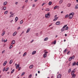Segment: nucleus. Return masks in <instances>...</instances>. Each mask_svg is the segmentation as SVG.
Here are the masks:
<instances>
[{
	"instance_id": "f257e3e1",
	"label": "nucleus",
	"mask_w": 78,
	"mask_h": 78,
	"mask_svg": "<svg viewBox=\"0 0 78 78\" xmlns=\"http://www.w3.org/2000/svg\"><path fill=\"white\" fill-rule=\"evenodd\" d=\"M74 15V13L72 12L71 13L69 16V18L70 19H72L73 17V15Z\"/></svg>"
},
{
	"instance_id": "f03ea898",
	"label": "nucleus",
	"mask_w": 78,
	"mask_h": 78,
	"mask_svg": "<svg viewBox=\"0 0 78 78\" xmlns=\"http://www.w3.org/2000/svg\"><path fill=\"white\" fill-rule=\"evenodd\" d=\"M67 26V25H65L61 29V31L62 32L65 31V27H66Z\"/></svg>"
},
{
	"instance_id": "7ed1b4c3",
	"label": "nucleus",
	"mask_w": 78,
	"mask_h": 78,
	"mask_svg": "<svg viewBox=\"0 0 78 78\" xmlns=\"http://www.w3.org/2000/svg\"><path fill=\"white\" fill-rule=\"evenodd\" d=\"M75 58V55H73V56L70 57L69 58V61H72V59H73Z\"/></svg>"
},
{
	"instance_id": "20e7f679",
	"label": "nucleus",
	"mask_w": 78,
	"mask_h": 78,
	"mask_svg": "<svg viewBox=\"0 0 78 78\" xmlns=\"http://www.w3.org/2000/svg\"><path fill=\"white\" fill-rule=\"evenodd\" d=\"M62 77V75L61 74H59L57 76V78H61Z\"/></svg>"
},
{
	"instance_id": "39448f33",
	"label": "nucleus",
	"mask_w": 78,
	"mask_h": 78,
	"mask_svg": "<svg viewBox=\"0 0 78 78\" xmlns=\"http://www.w3.org/2000/svg\"><path fill=\"white\" fill-rule=\"evenodd\" d=\"M19 66H20V65L19 64L17 65V64H15V66H16V69H18V68H19Z\"/></svg>"
},
{
	"instance_id": "423d86ee",
	"label": "nucleus",
	"mask_w": 78,
	"mask_h": 78,
	"mask_svg": "<svg viewBox=\"0 0 78 78\" xmlns=\"http://www.w3.org/2000/svg\"><path fill=\"white\" fill-rule=\"evenodd\" d=\"M60 23H61L59 21H58L56 23V24L57 25H59V24H60Z\"/></svg>"
},
{
	"instance_id": "0eeeda50",
	"label": "nucleus",
	"mask_w": 78,
	"mask_h": 78,
	"mask_svg": "<svg viewBox=\"0 0 78 78\" xmlns=\"http://www.w3.org/2000/svg\"><path fill=\"white\" fill-rule=\"evenodd\" d=\"M15 44V41L13 40L12 41L11 43L12 45H13V44Z\"/></svg>"
},
{
	"instance_id": "6e6552de",
	"label": "nucleus",
	"mask_w": 78,
	"mask_h": 78,
	"mask_svg": "<svg viewBox=\"0 0 78 78\" xmlns=\"http://www.w3.org/2000/svg\"><path fill=\"white\" fill-rule=\"evenodd\" d=\"M7 2H4L3 3L4 6H5V5H7Z\"/></svg>"
},
{
	"instance_id": "1a4fd4ad",
	"label": "nucleus",
	"mask_w": 78,
	"mask_h": 78,
	"mask_svg": "<svg viewBox=\"0 0 78 78\" xmlns=\"http://www.w3.org/2000/svg\"><path fill=\"white\" fill-rule=\"evenodd\" d=\"M14 16V13H12V14H11L10 16L9 17L10 18L12 17H13V16Z\"/></svg>"
},
{
	"instance_id": "9d476101",
	"label": "nucleus",
	"mask_w": 78,
	"mask_h": 78,
	"mask_svg": "<svg viewBox=\"0 0 78 78\" xmlns=\"http://www.w3.org/2000/svg\"><path fill=\"white\" fill-rule=\"evenodd\" d=\"M43 56L44 58H46V57H47V54H44L43 55Z\"/></svg>"
},
{
	"instance_id": "9b49d317",
	"label": "nucleus",
	"mask_w": 78,
	"mask_h": 78,
	"mask_svg": "<svg viewBox=\"0 0 78 78\" xmlns=\"http://www.w3.org/2000/svg\"><path fill=\"white\" fill-rule=\"evenodd\" d=\"M64 0H61L59 2V4H61L63 2V1Z\"/></svg>"
},
{
	"instance_id": "f8f14e48",
	"label": "nucleus",
	"mask_w": 78,
	"mask_h": 78,
	"mask_svg": "<svg viewBox=\"0 0 78 78\" xmlns=\"http://www.w3.org/2000/svg\"><path fill=\"white\" fill-rule=\"evenodd\" d=\"M30 31V28H29L27 29L26 32L27 33H28V32H29Z\"/></svg>"
},
{
	"instance_id": "ddd939ff",
	"label": "nucleus",
	"mask_w": 78,
	"mask_h": 78,
	"mask_svg": "<svg viewBox=\"0 0 78 78\" xmlns=\"http://www.w3.org/2000/svg\"><path fill=\"white\" fill-rule=\"evenodd\" d=\"M7 63V61H5L3 63V66H5L6 64Z\"/></svg>"
},
{
	"instance_id": "4468645a",
	"label": "nucleus",
	"mask_w": 78,
	"mask_h": 78,
	"mask_svg": "<svg viewBox=\"0 0 78 78\" xmlns=\"http://www.w3.org/2000/svg\"><path fill=\"white\" fill-rule=\"evenodd\" d=\"M5 31H3V33L2 34V36H4L5 35Z\"/></svg>"
},
{
	"instance_id": "2eb2a0df",
	"label": "nucleus",
	"mask_w": 78,
	"mask_h": 78,
	"mask_svg": "<svg viewBox=\"0 0 78 78\" xmlns=\"http://www.w3.org/2000/svg\"><path fill=\"white\" fill-rule=\"evenodd\" d=\"M17 34V32H15L13 34V36H16V35Z\"/></svg>"
},
{
	"instance_id": "dca6fc26",
	"label": "nucleus",
	"mask_w": 78,
	"mask_h": 78,
	"mask_svg": "<svg viewBox=\"0 0 78 78\" xmlns=\"http://www.w3.org/2000/svg\"><path fill=\"white\" fill-rule=\"evenodd\" d=\"M45 17L47 19L48 18H49V17H48V15L47 14H45Z\"/></svg>"
},
{
	"instance_id": "f3484780",
	"label": "nucleus",
	"mask_w": 78,
	"mask_h": 78,
	"mask_svg": "<svg viewBox=\"0 0 78 78\" xmlns=\"http://www.w3.org/2000/svg\"><path fill=\"white\" fill-rule=\"evenodd\" d=\"M12 60H11L10 61L9 64H12Z\"/></svg>"
},
{
	"instance_id": "a211bd4d",
	"label": "nucleus",
	"mask_w": 78,
	"mask_h": 78,
	"mask_svg": "<svg viewBox=\"0 0 78 78\" xmlns=\"http://www.w3.org/2000/svg\"><path fill=\"white\" fill-rule=\"evenodd\" d=\"M36 53V51H34L32 53V55H34Z\"/></svg>"
},
{
	"instance_id": "6ab92c4d",
	"label": "nucleus",
	"mask_w": 78,
	"mask_h": 78,
	"mask_svg": "<svg viewBox=\"0 0 78 78\" xmlns=\"http://www.w3.org/2000/svg\"><path fill=\"white\" fill-rule=\"evenodd\" d=\"M44 52L45 53V54H47V53H48V51H47V50H44Z\"/></svg>"
},
{
	"instance_id": "aec40b11",
	"label": "nucleus",
	"mask_w": 78,
	"mask_h": 78,
	"mask_svg": "<svg viewBox=\"0 0 78 78\" xmlns=\"http://www.w3.org/2000/svg\"><path fill=\"white\" fill-rule=\"evenodd\" d=\"M33 65H31L30 66L29 68L30 69H32V68H33Z\"/></svg>"
},
{
	"instance_id": "412c9836",
	"label": "nucleus",
	"mask_w": 78,
	"mask_h": 78,
	"mask_svg": "<svg viewBox=\"0 0 78 78\" xmlns=\"http://www.w3.org/2000/svg\"><path fill=\"white\" fill-rule=\"evenodd\" d=\"M58 19V17H57L54 19L53 20V21H55V20H56L57 19Z\"/></svg>"
},
{
	"instance_id": "4be33fe9",
	"label": "nucleus",
	"mask_w": 78,
	"mask_h": 78,
	"mask_svg": "<svg viewBox=\"0 0 78 78\" xmlns=\"http://www.w3.org/2000/svg\"><path fill=\"white\" fill-rule=\"evenodd\" d=\"M18 20V17H16L15 18L16 22Z\"/></svg>"
},
{
	"instance_id": "5701e85b",
	"label": "nucleus",
	"mask_w": 78,
	"mask_h": 78,
	"mask_svg": "<svg viewBox=\"0 0 78 78\" xmlns=\"http://www.w3.org/2000/svg\"><path fill=\"white\" fill-rule=\"evenodd\" d=\"M8 11H5L4 12V13L5 14H7L8 13Z\"/></svg>"
},
{
	"instance_id": "b1692460",
	"label": "nucleus",
	"mask_w": 78,
	"mask_h": 78,
	"mask_svg": "<svg viewBox=\"0 0 78 78\" xmlns=\"http://www.w3.org/2000/svg\"><path fill=\"white\" fill-rule=\"evenodd\" d=\"M52 3V2H49V3L48 4V5H51V4Z\"/></svg>"
},
{
	"instance_id": "393cba45",
	"label": "nucleus",
	"mask_w": 78,
	"mask_h": 78,
	"mask_svg": "<svg viewBox=\"0 0 78 78\" xmlns=\"http://www.w3.org/2000/svg\"><path fill=\"white\" fill-rule=\"evenodd\" d=\"M47 40H48V37H46L44 39V41H47Z\"/></svg>"
},
{
	"instance_id": "a878e982",
	"label": "nucleus",
	"mask_w": 78,
	"mask_h": 78,
	"mask_svg": "<svg viewBox=\"0 0 78 78\" xmlns=\"http://www.w3.org/2000/svg\"><path fill=\"white\" fill-rule=\"evenodd\" d=\"M72 75V77L73 78H75V76H76V75L75 74H73V75Z\"/></svg>"
},
{
	"instance_id": "bb28decb",
	"label": "nucleus",
	"mask_w": 78,
	"mask_h": 78,
	"mask_svg": "<svg viewBox=\"0 0 78 78\" xmlns=\"http://www.w3.org/2000/svg\"><path fill=\"white\" fill-rule=\"evenodd\" d=\"M76 65V62H75L74 63H73V66H75Z\"/></svg>"
},
{
	"instance_id": "cd10ccee",
	"label": "nucleus",
	"mask_w": 78,
	"mask_h": 78,
	"mask_svg": "<svg viewBox=\"0 0 78 78\" xmlns=\"http://www.w3.org/2000/svg\"><path fill=\"white\" fill-rule=\"evenodd\" d=\"M45 11H50V9H45Z\"/></svg>"
},
{
	"instance_id": "c85d7f7f",
	"label": "nucleus",
	"mask_w": 78,
	"mask_h": 78,
	"mask_svg": "<svg viewBox=\"0 0 78 78\" xmlns=\"http://www.w3.org/2000/svg\"><path fill=\"white\" fill-rule=\"evenodd\" d=\"M74 73H75V72L73 71L72 72L71 75H74Z\"/></svg>"
},
{
	"instance_id": "c756f323",
	"label": "nucleus",
	"mask_w": 78,
	"mask_h": 78,
	"mask_svg": "<svg viewBox=\"0 0 78 78\" xmlns=\"http://www.w3.org/2000/svg\"><path fill=\"white\" fill-rule=\"evenodd\" d=\"M9 69V68L7 67L5 70V72H6L7 71H8V70Z\"/></svg>"
},
{
	"instance_id": "7c9ffc66",
	"label": "nucleus",
	"mask_w": 78,
	"mask_h": 78,
	"mask_svg": "<svg viewBox=\"0 0 78 78\" xmlns=\"http://www.w3.org/2000/svg\"><path fill=\"white\" fill-rule=\"evenodd\" d=\"M68 7H70V6H71V4L70 3L68 4Z\"/></svg>"
},
{
	"instance_id": "2f4dec72",
	"label": "nucleus",
	"mask_w": 78,
	"mask_h": 78,
	"mask_svg": "<svg viewBox=\"0 0 78 78\" xmlns=\"http://www.w3.org/2000/svg\"><path fill=\"white\" fill-rule=\"evenodd\" d=\"M76 9H78V5H76L75 6Z\"/></svg>"
},
{
	"instance_id": "473e14b6",
	"label": "nucleus",
	"mask_w": 78,
	"mask_h": 78,
	"mask_svg": "<svg viewBox=\"0 0 78 78\" xmlns=\"http://www.w3.org/2000/svg\"><path fill=\"white\" fill-rule=\"evenodd\" d=\"M6 7H3V10H6Z\"/></svg>"
},
{
	"instance_id": "72a5a7b5",
	"label": "nucleus",
	"mask_w": 78,
	"mask_h": 78,
	"mask_svg": "<svg viewBox=\"0 0 78 78\" xmlns=\"http://www.w3.org/2000/svg\"><path fill=\"white\" fill-rule=\"evenodd\" d=\"M12 48V45H11L9 47V49H11Z\"/></svg>"
},
{
	"instance_id": "f704fd0d",
	"label": "nucleus",
	"mask_w": 78,
	"mask_h": 78,
	"mask_svg": "<svg viewBox=\"0 0 78 78\" xmlns=\"http://www.w3.org/2000/svg\"><path fill=\"white\" fill-rule=\"evenodd\" d=\"M26 55H27V52L24 53V54L23 55V56H25Z\"/></svg>"
},
{
	"instance_id": "c9c22d12",
	"label": "nucleus",
	"mask_w": 78,
	"mask_h": 78,
	"mask_svg": "<svg viewBox=\"0 0 78 78\" xmlns=\"http://www.w3.org/2000/svg\"><path fill=\"white\" fill-rule=\"evenodd\" d=\"M71 72V69H69L68 71V73H70Z\"/></svg>"
},
{
	"instance_id": "e433bc0d",
	"label": "nucleus",
	"mask_w": 78,
	"mask_h": 78,
	"mask_svg": "<svg viewBox=\"0 0 78 78\" xmlns=\"http://www.w3.org/2000/svg\"><path fill=\"white\" fill-rule=\"evenodd\" d=\"M23 23V20H21L20 22V24H22Z\"/></svg>"
},
{
	"instance_id": "4c0bfd02",
	"label": "nucleus",
	"mask_w": 78,
	"mask_h": 78,
	"mask_svg": "<svg viewBox=\"0 0 78 78\" xmlns=\"http://www.w3.org/2000/svg\"><path fill=\"white\" fill-rule=\"evenodd\" d=\"M31 76H32V75L30 74L29 76V78H31Z\"/></svg>"
},
{
	"instance_id": "58836bf2",
	"label": "nucleus",
	"mask_w": 78,
	"mask_h": 78,
	"mask_svg": "<svg viewBox=\"0 0 78 78\" xmlns=\"http://www.w3.org/2000/svg\"><path fill=\"white\" fill-rule=\"evenodd\" d=\"M57 8H58V6H56L54 7V9H56Z\"/></svg>"
},
{
	"instance_id": "ea45409f",
	"label": "nucleus",
	"mask_w": 78,
	"mask_h": 78,
	"mask_svg": "<svg viewBox=\"0 0 78 78\" xmlns=\"http://www.w3.org/2000/svg\"><path fill=\"white\" fill-rule=\"evenodd\" d=\"M69 17V15H67L65 17V18H66V17Z\"/></svg>"
},
{
	"instance_id": "a19ab883",
	"label": "nucleus",
	"mask_w": 78,
	"mask_h": 78,
	"mask_svg": "<svg viewBox=\"0 0 78 78\" xmlns=\"http://www.w3.org/2000/svg\"><path fill=\"white\" fill-rule=\"evenodd\" d=\"M67 49H65L64 51V53H66V51H67Z\"/></svg>"
},
{
	"instance_id": "79ce46f5",
	"label": "nucleus",
	"mask_w": 78,
	"mask_h": 78,
	"mask_svg": "<svg viewBox=\"0 0 78 78\" xmlns=\"http://www.w3.org/2000/svg\"><path fill=\"white\" fill-rule=\"evenodd\" d=\"M14 72V69H13L11 72V73H13Z\"/></svg>"
},
{
	"instance_id": "37998d69",
	"label": "nucleus",
	"mask_w": 78,
	"mask_h": 78,
	"mask_svg": "<svg viewBox=\"0 0 78 78\" xmlns=\"http://www.w3.org/2000/svg\"><path fill=\"white\" fill-rule=\"evenodd\" d=\"M7 41H8L7 39H6L5 40H4V42H7Z\"/></svg>"
},
{
	"instance_id": "c03bdc74",
	"label": "nucleus",
	"mask_w": 78,
	"mask_h": 78,
	"mask_svg": "<svg viewBox=\"0 0 78 78\" xmlns=\"http://www.w3.org/2000/svg\"><path fill=\"white\" fill-rule=\"evenodd\" d=\"M56 40H55L54 42H53V43H54V44H56Z\"/></svg>"
},
{
	"instance_id": "a18cd8bd",
	"label": "nucleus",
	"mask_w": 78,
	"mask_h": 78,
	"mask_svg": "<svg viewBox=\"0 0 78 78\" xmlns=\"http://www.w3.org/2000/svg\"><path fill=\"white\" fill-rule=\"evenodd\" d=\"M76 69H74L73 70V72H75V71H76Z\"/></svg>"
},
{
	"instance_id": "49530a36",
	"label": "nucleus",
	"mask_w": 78,
	"mask_h": 78,
	"mask_svg": "<svg viewBox=\"0 0 78 78\" xmlns=\"http://www.w3.org/2000/svg\"><path fill=\"white\" fill-rule=\"evenodd\" d=\"M25 74V72H23V73H22V74L21 75V76H23V75H24Z\"/></svg>"
},
{
	"instance_id": "de8ad7c7",
	"label": "nucleus",
	"mask_w": 78,
	"mask_h": 78,
	"mask_svg": "<svg viewBox=\"0 0 78 78\" xmlns=\"http://www.w3.org/2000/svg\"><path fill=\"white\" fill-rule=\"evenodd\" d=\"M68 29H69V27H67L66 28V30H68Z\"/></svg>"
},
{
	"instance_id": "09e8293b",
	"label": "nucleus",
	"mask_w": 78,
	"mask_h": 78,
	"mask_svg": "<svg viewBox=\"0 0 78 78\" xmlns=\"http://www.w3.org/2000/svg\"><path fill=\"white\" fill-rule=\"evenodd\" d=\"M70 51H69L67 52V55H69L70 53Z\"/></svg>"
},
{
	"instance_id": "8fccbe9b",
	"label": "nucleus",
	"mask_w": 78,
	"mask_h": 78,
	"mask_svg": "<svg viewBox=\"0 0 78 78\" xmlns=\"http://www.w3.org/2000/svg\"><path fill=\"white\" fill-rule=\"evenodd\" d=\"M45 3H44L42 5V6H44V5H45Z\"/></svg>"
},
{
	"instance_id": "3c124183",
	"label": "nucleus",
	"mask_w": 78,
	"mask_h": 78,
	"mask_svg": "<svg viewBox=\"0 0 78 78\" xmlns=\"http://www.w3.org/2000/svg\"><path fill=\"white\" fill-rule=\"evenodd\" d=\"M28 0H26L25 1V3H27V2H28Z\"/></svg>"
},
{
	"instance_id": "603ef678",
	"label": "nucleus",
	"mask_w": 78,
	"mask_h": 78,
	"mask_svg": "<svg viewBox=\"0 0 78 78\" xmlns=\"http://www.w3.org/2000/svg\"><path fill=\"white\" fill-rule=\"evenodd\" d=\"M47 14L48 16H50V12H48Z\"/></svg>"
},
{
	"instance_id": "864d4df0",
	"label": "nucleus",
	"mask_w": 78,
	"mask_h": 78,
	"mask_svg": "<svg viewBox=\"0 0 78 78\" xmlns=\"http://www.w3.org/2000/svg\"><path fill=\"white\" fill-rule=\"evenodd\" d=\"M19 29H20V27H19L18 28H17V30H19Z\"/></svg>"
},
{
	"instance_id": "5fc2aeb1",
	"label": "nucleus",
	"mask_w": 78,
	"mask_h": 78,
	"mask_svg": "<svg viewBox=\"0 0 78 78\" xmlns=\"http://www.w3.org/2000/svg\"><path fill=\"white\" fill-rule=\"evenodd\" d=\"M5 68H3V72H4V71H5Z\"/></svg>"
},
{
	"instance_id": "6e6d98bb",
	"label": "nucleus",
	"mask_w": 78,
	"mask_h": 78,
	"mask_svg": "<svg viewBox=\"0 0 78 78\" xmlns=\"http://www.w3.org/2000/svg\"><path fill=\"white\" fill-rule=\"evenodd\" d=\"M20 69H21L20 67H19L18 68V70H20Z\"/></svg>"
},
{
	"instance_id": "4d7b16f0",
	"label": "nucleus",
	"mask_w": 78,
	"mask_h": 78,
	"mask_svg": "<svg viewBox=\"0 0 78 78\" xmlns=\"http://www.w3.org/2000/svg\"><path fill=\"white\" fill-rule=\"evenodd\" d=\"M76 65L77 66H78V62H77V63H76Z\"/></svg>"
},
{
	"instance_id": "13d9d810",
	"label": "nucleus",
	"mask_w": 78,
	"mask_h": 78,
	"mask_svg": "<svg viewBox=\"0 0 78 78\" xmlns=\"http://www.w3.org/2000/svg\"><path fill=\"white\" fill-rule=\"evenodd\" d=\"M10 14H12V12H10Z\"/></svg>"
},
{
	"instance_id": "bf43d9fd",
	"label": "nucleus",
	"mask_w": 78,
	"mask_h": 78,
	"mask_svg": "<svg viewBox=\"0 0 78 78\" xmlns=\"http://www.w3.org/2000/svg\"><path fill=\"white\" fill-rule=\"evenodd\" d=\"M5 50H4V51H2V53H4V52H5Z\"/></svg>"
},
{
	"instance_id": "052dcab7",
	"label": "nucleus",
	"mask_w": 78,
	"mask_h": 78,
	"mask_svg": "<svg viewBox=\"0 0 78 78\" xmlns=\"http://www.w3.org/2000/svg\"><path fill=\"white\" fill-rule=\"evenodd\" d=\"M35 6V5L34 4L33 5V7H34Z\"/></svg>"
},
{
	"instance_id": "680f3d73",
	"label": "nucleus",
	"mask_w": 78,
	"mask_h": 78,
	"mask_svg": "<svg viewBox=\"0 0 78 78\" xmlns=\"http://www.w3.org/2000/svg\"><path fill=\"white\" fill-rule=\"evenodd\" d=\"M57 17V15H56L55 16V17Z\"/></svg>"
},
{
	"instance_id": "e2e57ef3",
	"label": "nucleus",
	"mask_w": 78,
	"mask_h": 78,
	"mask_svg": "<svg viewBox=\"0 0 78 78\" xmlns=\"http://www.w3.org/2000/svg\"><path fill=\"white\" fill-rule=\"evenodd\" d=\"M23 32H24L23 31V32H22V33H21V34H23Z\"/></svg>"
},
{
	"instance_id": "0e129e2a",
	"label": "nucleus",
	"mask_w": 78,
	"mask_h": 78,
	"mask_svg": "<svg viewBox=\"0 0 78 78\" xmlns=\"http://www.w3.org/2000/svg\"><path fill=\"white\" fill-rule=\"evenodd\" d=\"M63 11H61V14H62V13H63Z\"/></svg>"
},
{
	"instance_id": "69168bd1",
	"label": "nucleus",
	"mask_w": 78,
	"mask_h": 78,
	"mask_svg": "<svg viewBox=\"0 0 78 78\" xmlns=\"http://www.w3.org/2000/svg\"><path fill=\"white\" fill-rule=\"evenodd\" d=\"M38 73H40V71H38Z\"/></svg>"
},
{
	"instance_id": "338daca9",
	"label": "nucleus",
	"mask_w": 78,
	"mask_h": 78,
	"mask_svg": "<svg viewBox=\"0 0 78 78\" xmlns=\"http://www.w3.org/2000/svg\"><path fill=\"white\" fill-rule=\"evenodd\" d=\"M38 35V33H36V36H37Z\"/></svg>"
},
{
	"instance_id": "774afa93",
	"label": "nucleus",
	"mask_w": 78,
	"mask_h": 78,
	"mask_svg": "<svg viewBox=\"0 0 78 78\" xmlns=\"http://www.w3.org/2000/svg\"><path fill=\"white\" fill-rule=\"evenodd\" d=\"M15 4H16V5H17V2H16L15 3Z\"/></svg>"
}]
</instances>
